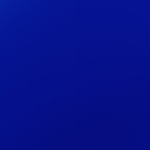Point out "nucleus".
<instances>
[{
	"instance_id": "nucleus-1",
	"label": "nucleus",
	"mask_w": 150,
	"mask_h": 150,
	"mask_svg": "<svg viewBox=\"0 0 150 150\" xmlns=\"http://www.w3.org/2000/svg\"><path fill=\"white\" fill-rule=\"evenodd\" d=\"M145 77H150V76H145ZM145 122H150V121H145Z\"/></svg>"
}]
</instances>
